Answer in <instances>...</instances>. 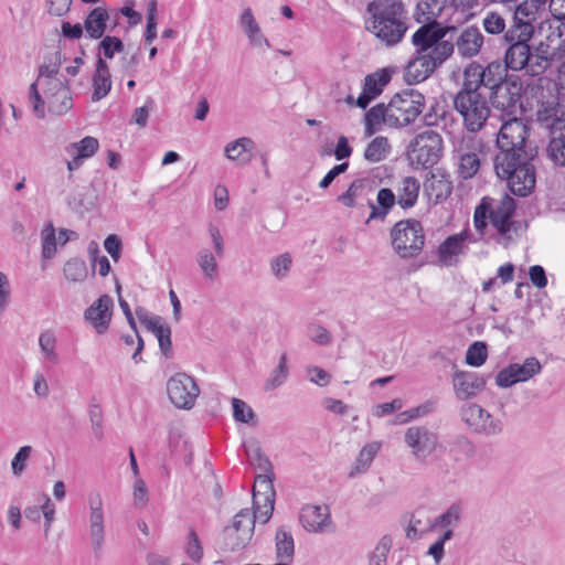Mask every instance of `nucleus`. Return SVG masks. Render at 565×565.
Masks as SVG:
<instances>
[{"instance_id":"f257e3e1","label":"nucleus","mask_w":565,"mask_h":565,"mask_svg":"<svg viewBox=\"0 0 565 565\" xmlns=\"http://www.w3.org/2000/svg\"><path fill=\"white\" fill-rule=\"evenodd\" d=\"M413 33L412 44L415 51L404 67V71H411L417 64L423 71H436L446 60H448L455 50V44L445 40L455 26L446 25L433 18Z\"/></svg>"},{"instance_id":"f03ea898","label":"nucleus","mask_w":565,"mask_h":565,"mask_svg":"<svg viewBox=\"0 0 565 565\" xmlns=\"http://www.w3.org/2000/svg\"><path fill=\"white\" fill-rule=\"evenodd\" d=\"M535 156L536 151L532 148H498L493 168L498 178L507 180L512 194L524 198L534 191L536 170L532 161Z\"/></svg>"},{"instance_id":"7ed1b4c3","label":"nucleus","mask_w":565,"mask_h":565,"mask_svg":"<svg viewBox=\"0 0 565 565\" xmlns=\"http://www.w3.org/2000/svg\"><path fill=\"white\" fill-rule=\"evenodd\" d=\"M535 156L536 151L532 148H498L493 168L498 178L507 180L512 194L524 198L534 191L536 170L532 161Z\"/></svg>"},{"instance_id":"20e7f679","label":"nucleus","mask_w":565,"mask_h":565,"mask_svg":"<svg viewBox=\"0 0 565 565\" xmlns=\"http://www.w3.org/2000/svg\"><path fill=\"white\" fill-rule=\"evenodd\" d=\"M467 77L482 79V89L491 106L502 117L522 116L525 111L523 95L526 94L522 79L513 73H462Z\"/></svg>"},{"instance_id":"39448f33","label":"nucleus","mask_w":565,"mask_h":565,"mask_svg":"<svg viewBox=\"0 0 565 565\" xmlns=\"http://www.w3.org/2000/svg\"><path fill=\"white\" fill-rule=\"evenodd\" d=\"M29 102L35 117L45 118V108L52 116H63L73 108V96L63 73H39L30 85Z\"/></svg>"},{"instance_id":"423d86ee","label":"nucleus","mask_w":565,"mask_h":565,"mask_svg":"<svg viewBox=\"0 0 565 565\" xmlns=\"http://www.w3.org/2000/svg\"><path fill=\"white\" fill-rule=\"evenodd\" d=\"M366 12L370 19L365 21V29L386 46H395L404 39L408 25L402 0H372Z\"/></svg>"},{"instance_id":"0eeeda50","label":"nucleus","mask_w":565,"mask_h":565,"mask_svg":"<svg viewBox=\"0 0 565 565\" xmlns=\"http://www.w3.org/2000/svg\"><path fill=\"white\" fill-rule=\"evenodd\" d=\"M465 76L462 88L454 98L455 109L463 117L466 128L471 132L479 131L490 114L487 94L483 92L482 79L475 81Z\"/></svg>"},{"instance_id":"6e6552de","label":"nucleus","mask_w":565,"mask_h":565,"mask_svg":"<svg viewBox=\"0 0 565 565\" xmlns=\"http://www.w3.org/2000/svg\"><path fill=\"white\" fill-rule=\"evenodd\" d=\"M443 150V137L433 129H426L411 140L406 157L413 169L427 170L439 162Z\"/></svg>"},{"instance_id":"1a4fd4ad","label":"nucleus","mask_w":565,"mask_h":565,"mask_svg":"<svg viewBox=\"0 0 565 565\" xmlns=\"http://www.w3.org/2000/svg\"><path fill=\"white\" fill-rule=\"evenodd\" d=\"M391 245L403 259L417 257L425 246V232L420 221L406 218L396 222L390 231Z\"/></svg>"},{"instance_id":"9d476101","label":"nucleus","mask_w":565,"mask_h":565,"mask_svg":"<svg viewBox=\"0 0 565 565\" xmlns=\"http://www.w3.org/2000/svg\"><path fill=\"white\" fill-rule=\"evenodd\" d=\"M556 106H539L536 121L550 132L547 156L556 164L565 167V120L558 119Z\"/></svg>"},{"instance_id":"9b49d317","label":"nucleus","mask_w":565,"mask_h":565,"mask_svg":"<svg viewBox=\"0 0 565 565\" xmlns=\"http://www.w3.org/2000/svg\"><path fill=\"white\" fill-rule=\"evenodd\" d=\"M255 531V516L249 509H242L233 518L231 525L223 529L217 541L223 552H239L252 541Z\"/></svg>"},{"instance_id":"f8f14e48","label":"nucleus","mask_w":565,"mask_h":565,"mask_svg":"<svg viewBox=\"0 0 565 565\" xmlns=\"http://www.w3.org/2000/svg\"><path fill=\"white\" fill-rule=\"evenodd\" d=\"M425 107L424 95L414 88L396 93L388 103V110L399 117V128L416 120Z\"/></svg>"},{"instance_id":"ddd939ff","label":"nucleus","mask_w":565,"mask_h":565,"mask_svg":"<svg viewBox=\"0 0 565 565\" xmlns=\"http://www.w3.org/2000/svg\"><path fill=\"white\" fill-rule=\"evenodd\" d=\"M461 419L477 434L487 436L498 435L502 431L503 425L499 419L475 403H467L460 409Z\"/></svg>"},{"instance_id":"4468645a","label":"nucleus","mask_w":565,"mask_h":565,"mask_svg":"<svg viewBox=\"0 0 565 565\" xmlns=\"http://www.w3.org/2000/svg\"><path fill=\"white\" fill-rule=\"evenodd\" d=\"M167 393L175 407L190 409L193 407L200 390L193 377L185 373H177L168 381Z\"/></svg>"},{"instance_id":"2eb2a0df","label":"nucleus","mask_w":565,"mask_h":565,"mask_svg":"<svg viewBox=\"0 0 565 565\" xmlns=\"http://www.w3.org/2000/svg\"><path fill=\"white\" fill-rule=\"evenodd\" d=\"M542 365L535 356H530L523 363H511L503 367L495 376V384L499 387L508 388L512 385L525 382L541 373Z\"/></svg>"},{"instance_id":"dca6fc26","label":"nucleus","mask_w":565,"mask_h":565,"mask_svg":"<svg viewBox=\"0 0 565 565\" xmlns=\"http://www.w3.org/2000/svg\"><path fill=\"white\" fill-rule=\"evenodd\" d=\"M530 128L519 116H510L503 121L499 132L497 134V148H513L526 147Z\"/></svg>"},{"instance_id":"f3484780","label":"nucleus","mask_w":565,"mask_h":565,"mask_svg":"<svg viewBox=\"0 0 565 565\" xmlns=\"http://www.w3.org/2000/svg\"><path fill=\"white\" fill-rule=\"evenodd\" d=\"M89 503V536L93 546V551L96 558H99L103 554V547L105 543V524H104V511L103 501L99 493L90 494L88 498Z\"/></svg>"},{"instance_id":"a211bd4d","label":"nucleus","mask_w":565,"mask_h":565,"mask_svg":"<svg viewBox=\"0 0 565 565\" xmlns=\"http://www.w3.org/2000/svg\"><path fill=\"white\" fill-rule=\"evenodd\" d=\"M113 310V298L109 295H102L85 309L84 319L92 324L98 334H104L109 329Z\"/></svg>"},{"instance_id":"6ab92c4d","label":"nucleus","mask_w":565,"mask_h":565,"mask_svg":"<svg viewBox=\"0 0 565 565\" xmlns=\"http://www.w3.org/2000/svg\"><path fill=\"white\" fill-rule=\"evenodd\" d=\"M404 441L417 459H425L436 449L437 435L424 426H412L405 431Z\"/></svg>"},{"instance_id":"aec40b11","label":"nucleus","mask_w":565,"mask_h":565,"mask_svg":"<svg viewBox=\"0 0 565 565\" xmlns=\"http://www.w3.org/2000/svg\"><path fill=\"white\" fill-rule=\"evenodd\" d=\"M456 397L460 401L472 398L482 392L487 377L477 372L456 371L452 379Z\"/></svg>"},{"instance_id":"412c9836","label":"nucleus","mask_w":565,"mask_h":565,"mask_svg":"<svg viewBox=\"0 0 565 565\" xmlns=\"http://www.w3.org/2000/svg\"><path fill=\"white\" fill-rule=\"evenodd\" d=\"M393 73H367L363 88L356 99V106L365 109L372 100L380 96L384 87L392 81Z\"/></svg>"},{"instance_id":"4be33fe9","label":"nucleus","mask_w":565,"mask_h":565,"mask_svg":"<svg viewBox=\"0 0 565 565\" xmlns=\"http://www.w3.org/2000/svg\"><path fill=\"white\" fill-rule=\"evenodd\" d=\"M299 521L308 532H322L329 523L331 515L328 505L307 504L301 508Z\"/></svg>"},{"instance_id":"5701e85b","label":"nucleus","mask_w":565,"mask_h":565,"mask_svg":"<svg viewBox=\"0 0 565 565\" xmlns=\"http://www.w3.org/2000/svg\"><path fill=\"white\" fill-rule=\"evenodd\" d=\"M476 149L475 142L471 140L467 142L462 141L455 150L459 161L458 173L465 180L473 178L480 169V158Z\"/></svg>"},{"instance_id":"b1692460","label":"nucleus","mask_w":565,"mask_h":565,"mask_svg":"<svg viewBox=\"0 0 565 565\" xmlns=\"http://www.w3.org/2000/svg\"><path fill=\"white\" fill-rule=\"evenodd\" d=\"M533 53L531 46L526 43H519L510 45L505 51L503 71H529L527 67H533ZM533 71V68H531Z\"/></svg>"},{"instance_id":"393cba45","label":"nucleus","mask_w":565,"mask_h":565,"mask_svg":"<svg viewBox=\"0 0 565 565\" xmlns=\"http://www.w3.org/2000/svg\"><path fill=\"white\" fill-rule=\"evenodd\" d=\"M395 204H397V200L392 189H380L376 195V204H374L371 200L369 201L371 213L366 220V224L373 220L384 221Z\"/></svg>"},{"instance_id":"a878e982","label":"nucleus","mask_w":565,"mask_h":565,"mask_svg":"<svg viewBox=\"0 0 565 565\" xmlns=\"http://www.w3.org/2000/svg\"><path fill=\"white\" fill-rule=\"evenodd\" d=\"M483 43V36L477 26L467 28L456 41L458 53L462 57L477 55Z\"/></svg>"},{"instance_id":"bb28decb","label":"nucleus","mask_w":565,"mask_h":565,"mask_svg":"<svg viewBox=\"0 0 565 565\" xmlns=\"http://www.w3.org/2000/svg\"><path fill=\"white\" fill-rule=\"evenodd\" d=\"M109 13L106 8L97 7L90 10L84 21V28L89 39L98 40L104 36Z\"/></svg>"},{"instance_id":"cd10ccee","label":"nucleus","mask_w":565,"mask_h":565,"mask_svg":"<svg viewBox=\"0 0 565 565\" xmlns=\"http://www.w3.org/2000/svg\"><path fill=\"white\" fill-rule=\"evenodd\" d=\"M275 473H259L256 476L255 483L253 487V504L258 509V502L260 498L263 502H275V489H274Z\"/></svg>"},{"instance_id":"c85d7f7f","label":"nucleus","mask_w":565,"mask_h":565,"mask_svg":"<svg viewBox=\"0 0 565 565\" xmlns=\"http://www.w3.org/2000/svg\"><path fill=\"white\" fill-rule=\"evenodd\" d=\"M420 183L415 177L403 178L401 185L397 189V204L403 210H408L415 206L418 200Z\"/></svg>"},{"instance_id":"c756f323","label":"nucleus","mask_w":565,"mask_h":565,"mask_svg":"<svg viewBox=\"0 0 565 565\" xmlns=\"http://www.w3.org/2000/svg\"><path fill=\"white\" fill-rule=\"evenodd\" d=\"M294 553L295 543L291 532L279 527L276 532V556L280 562L274 565H290Z\"/></svg>"},{"instance_id":"7c9ffc66","label":"nucleus","mask_w":565,"mask_h":565,"mask_svg":"<svg viewBox=\"0 0 565 565\" xmlns=\"http://www.w3.org/2000/svg\"><path fill=\"white\" fill-rule=\"evenodd\" d=\"M254 148V141L250 138L242 137L233 142H230L225 149V156L230 160L238 161L241 164H245L252 159V149Z\"/></svg>"},{"instance_id":"2f4dec72","label":"nucleus","mask_w":565,"mask_h":565,"mask_svg":"<svg viewBox=\"0 0 565 565\" xmlns=\"http://www.w3.org/2000/svg\"><path fill=\"white\" fill-rule=\"evenodd\" d=\"M364 120L380 126L382 122L390 127L399 128V117L388 110V105L383 103L376 104L370 108L364 116Z\"/></svg>"},{"instance_id":"473e14b6","label":"nucleus","mask_w":565,"mask_h":565,"mask_svg":"<svg viewBox=\"0 0 565 565\" xmlns=\"http://www.w3.org/2000/svg\"><path fill=\"white\" fill-rule=\"evenodd\" d=\"M470 236L468 231L448 236L438 248V255L443 263L448 264V257L462 253V244Z\"/></svg>"},{"instance_id":"72a5a7b5","label":"nucleus","mask_w":565,"mask_h":565,"mask_svg":"<svg viewBox=\"0 0 565 565\" xmlns=\"http://www.w3.org/2000/svg\"><path fill=\"white\" fill-rule=\"evenodd\" d=\"M380 441H372L366 444L359 452V456L355 460V466L353 470L350 472V477H354L361 472H365L374 460L375 456L381 449Z\"/></svg>"},{"instance_id":"f704fd0d","label":"nucleus","mask_w":565,"mask_h":565,"mask_svg":"<svg viewBox=\"0 0 565 565\" xmlns=\"http://www.w3.org/2000/svg\"><path fill=\"white\" fill-rule=\"evenodd\" d=\"M58 237L52 222H47L41 231V256L52 259L57 252Z\"/></svg>"},{"instance_id":"c9c22d12","label":"nucleus","mask_w":565,"mask_h":565,"mask_svg":"<svg viewBox=\"0 0 565 565\" xmlns=\"http://www.w3.org/2000/svg\"><path fill=\"white\" fill-rule=\"evenodd\" d=\"M391 152V146L386 137H375L364 150V159L369 162H380Z\"/></svg>"},{"instance_id":"e433bc0d","label":"nucleus","mask_w":565,"mask_h":565,"mask_svg":"<svg viewBox=\"0 0 565 565\" xmlns=\"http://www.w3.org/2000/svg\"><path fill=\"white\" fill-rule=\"evenodd\" d=\"M63 275L66 280L82 282L87 278L88 268L84 259L74 257L68 259L63 267Z\"/></svg>"},{"instance_id":"4c0bfd02","label":"nucleus","mask_w":565,"mask_h":565,"mask_svg":"<svg viewBox=\"0 0 565 565\" xmlns=\"http://www.w3.org/2000/svg\"><path fill=\"white\" fill-rule=\"evenodd\" d=\"M488 358V345L483 341H475L466 352L465 362L473 367L483 365Z\"/></svg>"},{"instance_id":"58836bf2","label":"nucleus","mask_w":565,"mask_h":565,"mask_svg":"<svg viewBox=\"0 0 565 565\" xmlns=\"http://www.w3.org/2000/svg\"><path fill=\"white\" fill-rule=\"evenodd\" d=\"M99 148V142L95 137H84L77 142H73L67 147L68 153H76L84 159L93 157Z\"/></svg>"},{"instance_id":"ea45409f","label":"nucleus","mask_w":565,"mask_h":565,"mask_svg":"<svg viewBox=\"0 0 565 565\" xmlns=\"http://www.w3.org/2000/svg\"><path fill=\"white\" fill-rule=\"evenodd\" d=\"M488 220L491 221V199L484 196L475 209L473 224L476 230L483 235L488 225Z\"/></svg>"},{"instance_id":"a19ab883","label":"nucleus","mask_w":565,"mask_h":565,"mask_svg":"<svg viewBox=\"0 0 565 565\" xmlns=\"http://www.w3.org/2000/svg\"><path fill=\"white\" fill-rule=\"evenodd\" d=\"M233 417L236 422L256 426L257 419L254 411L243 399L233 397Z\"/></svg>"},{"instance_id":"79ce46f5","label":"nucleus","mask_w":565,"mask_h":565,"mask_svg":"<svg viewBox=\"0 0 565 565\" xmlns=\"http://www.w3.org/2000/svg\"><path fill=\"white\" fill-rule=\"evenodd\" d=\"M450 452L470 459L476 456L477 448L471 439L465 435H457L450 441Z\"/></svg>"},{"instance_id":"37998d69","label":"nucleus","mask_w":565,"mask_h":565,"mask_svg":"<svg viewBox=\"0 0 565 565\" xmlns=\"http://www.w3.org/2000/svg\"><path fill=\"white\" fill-rule=\"evenodd\" d=\"M393 540L390 535L381 537L374 551L369 556V565H387V555L392 548Z\"/></svg>"},{"instance_id":"c03bdc74","label":"nucleus","mask_w":565,"mask_h":565,"mask_svg":"<svg viewBox=\"0 0 565 565\" xmlns=\"http://www.w3.org/2000/svg\"><path fill=\"white\" fill-rule=\"evenodd\" d=\"M462 509L460 504L452 503L443 514L433 522L434 527L447 529L457 525L461 520Z\"/></svg>"},{"instance_id":"a18cd8bd","label":"nucleus","mask_w":565,"mask_h":565,"mask_svg":"<svg viewBox=\"0 0 565 565\" xmlns=\"http://www.w3.org/2000/svg\"><path fill=\"white\" fill-rule=\"evenodd\" d=\"M196 262L206 278L214 279L216 277L218 265L215 256L209 249H201L198 253Z\"/></svg>"},{"instance_id":"49530a36","label":"nucleus","mask_w":565,"mask_h":565,"mask_svg":"<svg viewBox=\"0 0 565 565\" xmlns=\"http://www.w3.org/2000/svg\"><path fill=\"white\" fill-rule=\"evenodd\" d=\"M93 87V102H98L104 98L111 88L110 73H94Z\"/></svg>"},{"instance_id":"de8ad7c7","label":"nucleus","mask_w":565,"mask_h":565,"mask_svg":"<svg viewBox=\"0 0 565 565\" xmlns=\"http://www.w3.org/2000/svg\"><path fill=\"white\" fill-rule=\"evenodd\" d=\"M39 345L46 360L57 363L58 355L55 352L56 339L52 331L47 330L40 334Z\"/></svg>"},{"instance_id":"09e8293b","label":"nucleus","mask_w":565,"mask_h":565,"mask_svg":"<svg viewBox=\"0 0 565 565\" xmlns=\"http://www.w3.org/2000/svg\"><path fill=\"white\" fill-rule=\"evenodd\" d=\"M157 0H149L147 6V24L143 33L147 44H151L157 38Z\"/></svg>"},{"instance_id":"8fccbe9b","label":"nucleus","mask_w":565,"mask_h":565,"mask_svg":"<svg viewBox=\"0 0 565 565\" xmlns=\"http://www.w3.org/2000/svg\"><path fill=\"white\" fill-rule=\"evenodd\" d=\"M124 49L122 41L117 36L106 35L98 44V53L105 58H113L115 53H121Z\"/></svg>"},{"instance_id":"3c124183","label":"nucleus","mask_w":565,"mask_h":565,"mask_svg":"<svg viewBox=\"0 0 565 565\" xmlns=\"http://www.w3.org/2000/svg\"><path fill=\"white\" fill-rule=\"evenodd\" d=\"M288 376V367H287V356L284 353L280 359L277 367L274 370L271 376L266 381L265 388L273 390L280 386Z\"/></svg>"},{"instance_id":"603ef678","label":"nucleus","mask_w":565,"mask_h":565,"mask_svg":"<svg viewBox=\"0 0 565 565\" xmlns=\"http://www.w3.org/2000/svg\"><path fill=\"white\" fill-rule=\"evenodd\" d=\"M364 188V180L356 179L348 188L345 192L338 196V201L347 207H353L355 199L361 194Z\"/></svg>"},{"instance_id":"864d4df0","label":"nucleus","mask_w":565,"mask_h":565,"mask_svg":"<svg viewBox=\"0 0 565 565\" xmlns=\"http://www.w3.org/2000/svg\"><path fill=\"white\" fill-rule=\"evenodd\" d=\"M291 264L292 259L289 253H284L275 257L270 263L274 276L277 279H284L288 275Z\"/></svg>"},{"instance_id":"5fc2aeb1","label":"nucleus","mask_w":565,"mask_h":565,"mask_svg":"<svg viewBox=\"0 0 565 565\" xmlns=\"http://www.w3.org/2000/svg\"><path fill=\"white\" fill-rule=\"evenodd\" d=\"M185 553L195 563H200L203 557V548L194 529L189 531Z\"/></svg>"},{"instance_id":"6e6d98bb","label":"nucleus","mask_w":565,"mask_h":565,"mask_svg":"<svg viewBox=\"0 0 565 565\" xmlns=\"http://www.w3.org/2000/svg\"><path fill=\"white\" fill-rule=\"evenodd\" d=\"M32 452L31 446H22L17 454L14 455L11 461L12 473L15 477H20L22 472L25 470L26 462L30 459Z\"/></svg>"},{"instance_id":"4d7b16f0","label":"nucleus","mask_w":565,"mask_h":565,"mask_svg":"<svg viewBox=\"0 0 565 565\" xmlns=\"http://www.w3.org/2000/svg\"><path fill=\"white\" fill-rule=\"evenodd\" d=\"M441 12V7L438 8V11L435 12L434 8L429 6L428 2L422 0L417 3L416 9L414 11V19L417 23H425L430 19H437Z\"/></svg>"},{"instance_id":"13d9d810","label":"nucleus","mask_w":565,"mask_h":565,"mask_svg":"<svg viewBox=\"0 0 565 565\" xmlns=\"http://www.w3.org/2000/svg\"><path fill=\"white\" fill-rule=\"evenodd\" d=\"M511 218L512 216L493 212V209L491 207V224L500 235L505 236L512 230V226L516 224V222Z\"/></svg>"},{"instance_id":"bf43d9fd","label":"nucleus","mask_w":565,"mask_h":565,"mask_svg":"<svg viewBox=\"0 0 565 565\" xmlns=\"http://www.w3.org/2000/svg\"><path fill=\"white\" fill-rule=\"evenodd\" d=\"M483 28L490 34H499L503 32L505 21L500 14L491 12L484 18Z\"/></svg>"},{"instance_id":"052dcab7","label":"nucleus","mask_w":565,"mask_h":565,"mask_svg":"<svg viewBox=\"0 0 565 565\" xmlns=\"http://www.w3.org/2000/svg\"><path fill=\"white\" fill-rule=\"evenodd\" d=\"M104 247L115 262L119 260L121 256L122 243L118 235L109 234L104 241Z\"/></svg>"},{"instance_id":"680f3d73","label":"nucleus","mask_w":565,"mask_h":565,"mask_svg":"<svg viewBox=\"0 0 565 565\" xmlns=\"http://www.w3.org/2000/svg\"><path fill=\"white\" fill-rule=\"evenodd\" d=\"M250 458L256 465V468L262 471L260 473H271L274 472V467L268 459V457L262 451L259 447H256L253 450V455H250Z\"/></svg>"},{"instance_id":"e2e57ef3","label":"nucleus","mask_w":565,"mask_h":565,"mask_svg":"<svg viewBox=\"0 0 565 565\" xmlns=\"http://www.w3.org/2000/svg\"><path fill=\"white\" fill-rule=\"evenodd\" d=\"M154 106L152 98H148L146 104L141 107H137L132 114V121L139 127H146L148 122L149 111Z\"/></svg>"},{"instance_id":"0e129e2a","label":"nucleus","mask_w":565,"mask_h":565,"mask_svg":"<svg viewBox=\"0 0 565 565\" xmlns=\"http://www.w3.org/2000/svg\"><path fill=\"white\" fill-rule=\"evenodd\" d=\"M353 152L352 147L345 136L341 135L338 138L337 145L332 150L333 156L337 160L341 161L351 157Z\"/></svg>"},{"instance_id":"69168bd1","label":"nucleus","mask_w":565,"mask_h":565,"mask_svg":"<svg viewBox=\"0 0 565 565\" xmlns=\"http://www.w3.org/2000/svg\"><path fill=\"white\" fill-rule=\"evenodd\" d=\"M349 168V162L344 161L339 164H335L333 168H331L327 174L322 178V180L319 183V186L321 189H327L331 185L333 180L339 177L340 174L344 173Z\"/></svg>"},{"instance_id":"338daca9","label":"nucleus","mask_w":565,"mask_h":565,"mask_svg":"<svg viewBox=\"0 0 565 565\" xmlns=\"http://www.w3.org/2000/svg\"><path fill=\"white\" fill-rule=\"evenodd\" d=\"M530 280L539 289L546 287L547 277L545 269L541 265H533L529 269Z\"/></svg>"},{"instance_id":"774afa93","label":"nucleus","mask_w":565,"mask_h":565,"mask_svg":"<svg viewBox=\"0 0 565 565\" xmlns=\"http://www.w3.org/2000/svg\"><path fill=\"white\" fill-rule=\"evenodd\" d=\"M241 26L245 34L257 33L258 32V23L256 22L254 14L250 8H247L243 11L239 20Z\"/></svg>"}]
</instances>
